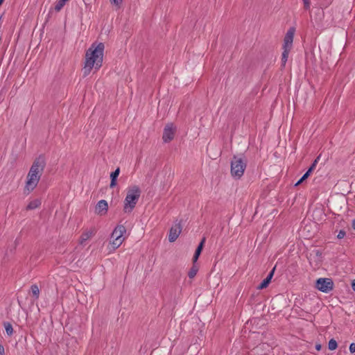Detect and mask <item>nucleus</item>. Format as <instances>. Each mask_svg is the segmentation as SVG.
Instances as JSON below:
<instances>
[{
  "mask_svg": "<svg viewBox=\"0 0 355 355\" xmlns=\"http://www.w3.org/2000/svg\"><path fill=\"white\" fill-rule=\"evenodd\" d=\"M246 166L245 159L234 155L231 161V175L235 179H240L243 175Z\"/></svg>",
  "mask_w": 355,
  "mask_h": 355,
  "instance_id": "nucleus-4",
  "label": "nucleus"
},
{
  "mask_svg": "<svg viewBox=\"0 0 355 355\" xmlns=\"http://www.w3.org/2000/svg\"><path fill=\"white\" fill-rule=\"evenodd\" d=\"M283 50L284 51L282 55V67H284L288 60V54L291 51V49H283Z\"/></svg>",
  "mask_w": 355,
  "mask_h": 355,
  "instance_id": "nucleus-17",
  "label": "nucleus"
},
{
  "mask_svg": "<svg viewBox=\"0 0 355 355\" xmlns=\"http://www.w3.org/2000/svg\"><path fill=\"white\" fill-rule=\"evenodd\" d=\"M315 287L323 293H329L334 288V282L330 278H319L316 281Z\"/></svg>",
  "mask_w": 355,
  "mask_h": 355,
  "instance_id": "nucleus-6",
  "label": "nucleus"
},
{
  "mask_svg": "<svg viewBox=\"0 0 355 355\" xmlns=\"http://www.w3.org/2000/svg\"><path fill=\"white\" fill-rule=\"evenodd\" d=\"M63 1H65V2L67 3V1H69V0H63Z\"/></svg>",
  "mask_w": 355,
  "mask_h": 355,
  "instance_id": "nucleus-33",
  "label": "nucleus"
},
{
  "mask_svg": "<svg viewBox=\"0 0 355 355\" xmlns=\"http://www.w3.org/2000/svg\"><path fill=\"white\" fill-rule=\"evenodd\" d=\"M349 349L351 353L355 352V343H352L350 344Z\"/></svg>",
  "mask_w": 355,
  "mask_h": 355,
  "instance_id": "nucleus-27",
  "label": "nucleus"
},
{
  "mask_svg": "<svg viewBox=\"0 0 355 355\" xmlns=\"http://www.w3.org/2000/svg\"><path fill=\"white\" fill-rule=\"evenodd\" d=\"M95 234L96 230L94 227L85 230L80 236L78 243L82 245H85L86 241L92 239Z\"/></svg>",
  "mask_w": 355,
  "mask_h": 355,
  "instance_id": "nucleus-9",
  "label": "nucleus"
},
{
  "mask_svg": "<svg viewBox=\"0 0 355 355\" xmlns=\"http://www.w3.org/2000/svg\"><path fill=\"white\" fill-rule=\"evenodd\" d=\"M108 210V204L106 200H101L98 202L95 207V213L99 216H104Z\"/></svg>",
  "mask_w": 355,
  "mask_h": 355,
  "instance_id": "nucleus-10",
  "label": "nucleus"
},
{
  "mask_svg": "<svg viewBox=\"0 0 355 355\" xmlns=\"http://www.w3.org/2000/svg\"><path fill=\"white\" fill-rule=\"evenodd\" d=\"M46 166V160L44 156L37 157L26 176L24 193L26 195L31 193L37 186Z\"/></svg>",
  "mask_w": 355,
  "mask_h": 355,
  "instance_id": "nucleus-2",
  "label": "nucleus"
},
{
  "mask_svg": "<svg viewBox=\"0 0 355 355\" xmlns=\"http://www.w3.org/2000/svg\"><path fill=\"white\" fill-rule=\"evenodd\" d=\"M110 1L111 3L114 4L117 8H120V6L122 3V0H110Z\"/></svg>",
  "mask_w": 355,
  "mask_h": 355,
  "instance_id": "nucleus-24",
  "label": "nucleus"
},
{
  "mask_svg": "<svg viewBox=\"0 0 355 355\" xmlns=\"http://www.w3.org/2000/svg\"><path fill=\"white\" fill-rule=\"evenodd\" d=\"M321 348H322V345H321V344H320V343H317V344L315 345V349H316V350L320 351V350L321 349Z\"/></svg>",
  "mask_w": 355,
  "mask_h": 355,
  "instance_id": "nucleus-29",
  "label": "nucleus"
},
{
  "mask_svg": "<svg viewBox=\"0 0 355 355\" xmlns=\"http://www.w3.org/2000/svg\"><path fill=\"white\" fill-rule=\"evenodd\" d=\"M3 327L5 328L6 333H12L13 329H12V326L10 322H4Z\"/></svg>",
  "mask_w": 355,
  "mask_h": 355,
  "instance_id": "nucleus-21",
  "label": "nucleus"
},
{
  "mask_svg": "<svg viewBox=\"0 0 355 355\" xmlns=\"http://www.w3.org/2000/svg\"><path fill=\"white\" fill-rule=\"evenodd\" d=\"M198 270H199L198 265L196 263H193V266H192V267L191 268V269L189 270V271L188 272L189 277L190 279H193V277H195V276L196 275Z\"/></svg>",
  "mask_w": 355,
  "mask_h": 355,
  "instance_id": "nucleus-16",
  "label": "nucleus"
},
{
  "mask_svg": "<svg viewBox=\"0 0 355 355\" xmlns=\"http://www.w3.org/2000/svg\"><path fill=\"white\" fill-rule=\"evenodd\" d=\"M275 270V268H273V269L270 272V273L268 274L267 277L266 279H264L262 281V282L258 286V287H257L258 289L261 290V289L266 288L268 286V284L270 282L271 279L272 278V276L274 275Z\"/></svg>",
  "mask_w": 355,
  "mask_h": 355,
  "instance_id": "nucleus-12",
  "label": "nucleus"
},
{
  "mask_svg": "<svg viewBox=\"0 0 355 355\" xmlns=\"http://www.w3.org/2000/svg\"><path fill=\"white\" fill-rule=\"evenodd\" d=\"M352 226L354 230H355V219H354L352 222Z\"/></svg>",
  "mask_w": 355,
  "mask_h": 355,
  "instance_id": "nucleus-32",
  "label": "nucleus"
},
{
  "mask_svg": "<svg viewBox=\"0 0 355 355\" xmlns=\"http://www.w3.org/2000/svg\"><path fill=\"white\" fill-rule=\"evenodd\" d=\"M205 242V238H203L202 239V241H200V243H199L198 248H196V252H195V254L193 257V263H195L197 262L200 255V253L202 252V250L203 248V245H204V243Z\"/></svg>",
  "mask_w": 355,
  "mask_h": 355,
  "instance_id": "nucleus-13",
  "label": "nucleus"
},
{
  "mask_svg": "<svg viewBox=\"0 0 355 355\" xmlns=\"http://www.w3.org/2000/svg\"><path fill=\"white\" fill-rule=\"evenodd\" d=\"M3 1H4V0H0V1H1V2H2V3L3 2Z\"/></svg>",
  "mask_w": 355,
  "mask_h": 355,
  "instance_id": "nucleus-34",
  "label": "nucleus"
},
{
  "mask_svg": "<svg viewBox=\"0 0 355 355\" xmlns=\"http://www.w3.org/2000/svg\"><path fill=\"white\" fill-rule=\"evenodd\" d=\"M311 170H308L304 175L301 178L303 180H305L309 175H310V173H311Z\"/></svg>",
  "mask_w": 355,
  "mask_h": 355,
  "instance_id": "nucleus-26",
  "label": "nucleus"
},
{
  "mask_svg": "<svg viewBox=\"0 0 355 355\" xmlns=\"http://www.w3.org/2000/svg\"><path fill=\"white\" fill-rule=\"evenodd\" d=\"M3 3L0 1V6Z\"/></svg>",
  "mask_w": 355,
  "mask_h": 355,
  "instance_id": "nucleus-35",
  "label": "nucleus"
},
{
  "mask_svg": "<svg viewBox=\"0 0 355 355\" xmlns=\"http://www.w3.org/2000/svg\"><path fill=\"white\" fill-rule=\"evenodd\" d=\"M141 193L140 188L134 185L127 189L126 196L123 201V211L130 213L135 209Z\"/></svg>",
  "mask_w": 355,
  "mask_h": 355,
  "instance_id": "nucleus-3",
  "label": "nucleus"
},
{
  "mask_svg": "<svg viewBox=\"0 0 355 355\" xmlns=\"http://www.w3.org/2000/svg\"><path fill=\"white\" fill-rule=\"evenodd\" d=\"M105 45L103 42L93 43L86 51L83 67L84 77L87 76L92 69L98 71L103 65Z\"/></svg>",
  "mask_w": 355,
  "mask_h": 355,
  "instance_id": "nucleus-1",
  "label": "nucleus"
},
{
  "mask_svg": "<svg viewBox=\"0 0 355 355\" xmlns=\"http://www.w3.org/2000/svg\"><path fill=\"white\" fill-rule=\"evenodd\" d=\"M31 290L35 300H37L40 296V289L37 285L33 284L31 286Z\"/></svg>",
  "mask_w": 355,
  "mask_h": 355,
  "instance_id": "nucleus-18",
  "label": "nucleus"
},
{
  "mask_svg": "<svg viewBox=\"0 0 355 355\" xmlns=\"http://www.w3.org/2000/svg\"><path fill=\"white\" fill-rule=\"evenodd\" d=\"M295 32V28L294 27H291L288 30V31L284 37V39L283 49L291 50L292 46H293Z\"/></svg>",
  "mask_w": 355,
  "mask_h": 355,
  "instance_id": "nucleus-8",
  "label": "nucleus"
},
{
  "mask_svg": "<svg viewBox=\"0 0 355 355\" xmlns=\"http://www.w3.org/2000/svg\"><path fill=\"white\" fill-rule=\"evenodd\" d=\"M305 10H309L311 7V0H302Z\"/></svg>",
  "mask_w": 355,
  "mask_h": 355,
  "instance_id": "nucleus-22",
  "label": "nucleus"
},
{
  "mask_svg": "<svg viewBox=\"0 0 355 355\" xmlns=\"http://www.w3.org/2000/svg\"><path fill=\"white\" fill-rule=\"evenodd\" d=\"M4 347L2 345L0 344V355H4Z\"/></svg>",
  "mask_w": 355,
  "mask_h": 355,
  "instance_id": "nucleus-28",
  "label": "nucleus"
},
{
  "mask_svg": "<svg viewBox=\"0 0 355 355\" xmlns=\"http://www.w3.org/2000/svg\"><path fill=\"white\" fill-rule=\"evenodd\" d=\"M65 4V1H64L63 0H59L55 6V10L56 12H60Z\"/></svg>",
  "mask_w": 355,
  "mask_h": 355,
  "instance_id": "nucleus-20",
  "label": "nucleus"
},
{
  "mask_svg": "<svg viewBox=\"0 0 355 355\" xmlns=\"http://www.w3.org/2000/svg\"><path fill=\"white\" fill-rule=\"evenodd\" d=\"M41 205V201L39 199H35L29 202L26 207L27 210H33L38 208Z\"/></svg>",
  "mask_w": 355,
  "mask_h": 355,
  "instance_id": "nucleus-15",
  "label": "nucleus"
},
{
  "mask_svg": "<svg viewBox=\"0 0 355 355\" xmlns=\"http://www.w3.org/2000/svg\"><path fill=\"white\" fill-rule=\"evenodd\" d=\"M337 347H338L337 341L335 339L331 338L329 341V343H328V348H329V349L331 350V351H333V350H335Z\"/></svg>",
  "mask_w": 355,
  "mask_h": 355,
  "instance_id": "nucleus-19",
  "label": "nucleus"
},
{
  "mask_svg": "<svg viewBox=\"0 0 355 355\" xmlns=\"http://www.w3.org/2000/svg\"><path fill=\"white\" fill-rule=\"evenodd\" d=\"M182 231V227L180 224H175L172 226L169 231L168 241L174 242L179 236Z\"/></svg>",
  "mask_w": 355,
  "mask_h": 355,
  "instance_id": "nucleus-11",
  "label": "nucleus"
},
{
  "mask_svg": "<svg viewBox=\"0 0 355 355\" xmlns=\"http://www.w3.org/2000/svg\"><path fill=\"white\" fill-rule=\"evenodd\" d=\"M345 235H346V232L344 230H340L337 235V238L339 239H341L344 238L345 236Z\"/></svg>",
  "mask_w": 355,
  "mask_h": 355,
  "instance_id": "nucleus-25",
  "label": "nucleus"
},
{
  "mask_svg": "<svg viewBox=\"0 0 355 355\" xmlns=\"http://www.w3.org/2000/svg\"><path fill=\"white\" fill-rule=\"evenodd\" d=\"M175 132V127L173 125V124L171 123L166 124L163 131V141L164 143H168L172 141L174 138Z\"/></svg>",
  "mask_w": 355,
  "mask_h": 355,
  "instance_id": "nucleus-7",
  "label": "nucleus"
},
{
  "mask_svg": "<svg viewBox=\"0 0 355 355\" xmlns=\"http://www.w3.org/2000/svg\"><path fill=\"white\" fill-rule=\"evenodd\" d=\"M120 169L117 168L114 172H112L110 175L111 182L110 187L111 188L114 187L116 185V178L119 175Z\"/></svg>",
  "mask_w": 355,
  "mask_h": 355,
  "instance_id": "nucleus-14",
  "label": "nucleus"
},
{
  "mask_svg": "<svg viewBox=\"0 0 355 355\" xmlns=\"http://www.w3.org/2000/svg\"><path fill=\"white\" fill-rule=\"evenodd\" d=\"M303 181H304V180H303L302 178H300V179L297 182V183L295 184V186H297V185L300 184Z\"/></svg>",
  "mask_w": 355,
  "mask_h": 355,
  "instance_id": "nucleus-30",
  "label": "nucleus"
},
{
  "mask_svg": "<svg viewBox=\"0 0 355 355\" xmlns=\"http://www.w3.org/2000/svg\"><path fill=\"white\" fill-rule=\"evenodd\" d=\"M352 289L355 291V279L352 282Z\"/></svg>",
  "mask_w": 355,
  "mask_h": 355,
  "instance_id": "nucleus-31",
  "label": "nucleus"
},
{
  "mask_svg": "<svg viewBox=\"0 0 355 355\" xmlns=\"http://www.w3.org/2000/svg\"><path fill=\"white\" fill-rule=\"evenodd\" d=\"M320 159V156H318V157L314 160V162L312 163L311 166H310V168H309V170H311V172H312V171L315 169V166H316V164H317V163H318V159Z\"/></svg>",
  "mask_w": 355,
  "mask_h": 355,
  "instance_id": "nucleus-23",
  "label": "nucleus"
},
{
  "mask_svg": "<svg viewBox=\"0 0 355 355\" xmlns=\"http://www.w3.org/2000/svg\"><path fill=\"white\" fill-rule=\"evenodd\" d=\"M125 232L126 229L123 225H118L114 229L111 234V240L110 241V245L112 246L113 251L119 248L123 243L125 240V238L123 236Z\"/></svg>",
  "mask_w": 355,
  "mask_h": 355,
  "instance_id": "nucleus-5",
  "label": "nucleus"
}]
</instances>
